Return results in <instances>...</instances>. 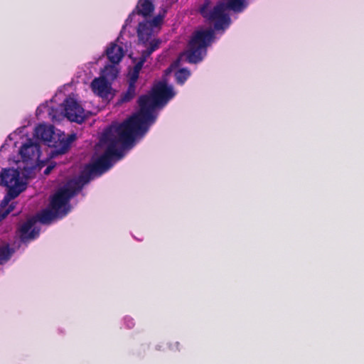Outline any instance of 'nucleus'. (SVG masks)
Segmentation results:
<instances>
[{
	"label": "nucleus",
	"instance_id": "f8f14e48",
	"mask_svg": "<svg viewBox=\"0 0 364 364\" xmlns=\"http://www.w3.org/2000/svg\"><path fill=\"white\" fill-rule=\"evenodd\" d=\"M106 55L112 64H118L124 55V51L122 46L112 42L106 49Z\"/></svg>",
	"mask_w": 364,
	"mask_h": 364
},
{
	"label": "nucleus",
	"instance_id": "bb28decb",
	"mask_svg": "<svg viewBox=\"0 0 364 364\" xmlns=\"http://www.w3.org/2000/svg\"><path fill=\"white\" fill-rule=\"evenodd\" d=\"M68 210H66L63 211V216L65 215L68 213Z\"/></svg>",
	"mask_w": 364,
	"mask_h": 364
},
{
	"label": "nucleus",
	"instance_id": "2eb2a0df",
	"mask_svg": "<svg viewBox=\"0 0 364 364\" xmlns=\"http://www.w3.org/2000/svg\"><path fill=\"white\" fill-rule=\"evenodd\" d=\"M59 214L60 213L58 212H55L52 208L51 210L46 209L38 215V220L43 224H48Z\"/></svg>",
	"mask_w": 364,
	"mask_h": 364
},
{
	"label": "nucleus",
	"instance_id": "5701e85b",
	"mask_svg": "<svg viewBox=\"0 0 364 364\" xmlns=\"http://www.w3.org/2000/svg\"><path fill=\"white\" fill-rule=\"evenodd\" d=\"M14 208V205L11 204L0 214V220L5 218Z\"/></svg>",
	"mask_w": 364,
	"mask_h": 364
},
{
	"label": "nucleus",
	"instance_id": "aec40b11",
	"mask_svg": "<svg viewBox=\"0 0 364 364\" xmlns=\"http://www.w3.org/2000/svg\"><path fill=\"white\" fill-rule=\"evenodd\" d=\"M118 71L114 66L106 67L104 76L106 79L114 80L117 77Z\"/></svg>",
	"mask_w": 364,
	"mask_h": 364
},
{
	"label": "nucleus",
	"instance_id": "9d476101",
	"mask_svg": "<svg viewBox=\"0 0 364 364\" xmlns=\"http://www.w3.org/2000/svg\"><path fill=\"white\" fill-rule=\"evenodd\" d=\"M154 8V0H139L134 10L129 14L127 21H132V16L135 14L145 18L151 16Z\"/></svg>",
	"mask_w": 364,
	"mask_h": 364
},
{
	"label": "nucleus",
	"instance_id": "423d86ee",
	"mask_svg": "<svg viewBox=\"0 0 364 364\" xmlns=\"http://www.w3.org/2000/svg\"><path fill=\"white\" fill-rule=\"evenodd\" d=\"M63 105L64 115L70 122L80 124L85 120V110L77 100L72 97L66 98Z\"/></svg>",
	"mask_w": 364,
	"mask_h": 364
},
{
	"label": "nucleus",
	"instance_id": "a878e982",
	"mask_svg": "<svg viewBox=\"0 0 364 364\" xmlns=\"http://www.w3.org/2000/svg\"><path fill=\"white\" fill-rule=\"evenodd\" d=\"M54 166H55L54 165H51V164L48 165L46 167V168L44 170V172H43L44 174L48 175L51 172V171L53 169Z\"/></svg>",
	"mask_w": 364,
	"mask_h": 364
},
{
	"label": "nucleus",
	"instance_id": "1a4fd4ad",
	"mask_svg": "<svg viewBox=\"0 0 364 364\" xmlns=\"http://www.w3.org/2000/svg\"><path fill=\"white\" fill-rule=\"evenodd\" d=\"M19 154L24 162L36 161L40 158L41 149L38 144L29 139L27 143L22 145Z\"/></svg>",
	"mask_w": 364,
	"mask_h": 364
},
{
	"label": "nucleus",
	"instance_id": "9b49d317",
	"mask_svg": "<svg viewBox=\"0 0 364 364\" xmlns=\"http://www.w3.org/2000/svg\"><path fill=\"white\" fill-rule=\"evenodd\" d=\"M92 91L101 97H107L110 92L111 85L105 77L95 78L91 82Z\"/></svg>",
	"mask_w": 364,
	"mask_h": 364
},
{
	"label": "nucleus",
	"instance_id": "4be33fe9",
	"mask_svg": "<svg viewBox=\"0 0 364 364\" xmlns=\"http://www.w3.org/2000/svg\"><path fill=\"white\" fill-rule=\"evenodd\" d=\"M160 43L161 41L159 39H154L150 42L148 48L153 53L159 48Z\"/></svg>",
	"mask_w": 364,
	"mask_h": 364
},
{
	"label": "nucleus",
	"instance_id": "f257e3e1",
	"mask_svg": "<svg viewBox=\"0 0 364 364\" xmlns=\"http://www.w3.org/2000/svg\"><path fill=\"white\" fill-rule=\"evenodd\" d=\"M173 87L166 82L156 83L151 91L138 99L139 110L123 122L109 127L104 133V139L108 144H115L117 148L121 143L124 149L132 148L138 136L144 135L149 126L156 120L154 112L156 108L164 107L174 97Z\"/></svg>",
	"mask_w": 364,
	"mask_h": 364
},
{
	"label": "nucleus",
	"instance_id": "b1692460",
	"mask_svg": "<svg viewBox=\"0 0 364 364\" xmlns=\"http://www.w3.org/2000/svg\"><path fill=\"white\" fill-rule=\"evenodd\" d=\"M152 54V52L147 48L145 50H143L140 57V60H143L146 62V59Z\"/></svg>",
	"mask_w": 364,
	"mask_h": 364
},
{
	"label": "nucleus",
	"instance_id": "412c9836",
	"mask_svg": "<svg viewBox=\"0 0 364 364\" xmlns=\"http://www.w3.org/2000/svg\"><path fill=\"white\" fill-rule=\"evenodd\" d=\"M139 75V73L138 71H136L134 69L131 70L129 72V84L136 85Z\"/></svg>",
	"mask_w": 364,
	"mask_h": 364
},
{
	"label": "nucleus",
	"instance_id": "4468645a",
	"mask_svg": "<svg viewBox=\"0 0 364 364\" xmlns=\"http://www.w3.org/2000/svg\"><path fill=\"white\" fill-rule=\"evenodd\" d=\"M75 135H69L66 139L63 138L59 139V144L57 145L55 149L51 151V156L56 157L58 155L65 154L70 147V144L75 140Z\"/></svg>",
	"mask_w": 364,
	"mask_h": 364
},
{
	"label": "nucleus",
	"instance_id": "393cba45",
	"mask_svg": "<svg viewBox=\"0 0 364 364\" xmlns=\"http://www.w3.org/2000/svg\"><path fill=\"white\" fill-rule=\"evenodd\" d=\"M144 63L145 62H144L143 60H140L139 59V61L134 66L133 69L134 70L138 71L139 73H140V70H141Z\"/></svg>",
	"mask_w": 364,
	"mask_h": 364
},
{
	"label": "nucleus",
	"instance_id": "20e7f679",
	"mask_svg": "<svg viewBox=\"0 0 364 364\" xmlns=\"http://www.w3.org/2000/svg\"><path fill=\"white\" fill-rule=\"evenodd\" d=\"M215 37L212 29L198 30L193 33L186 51L187 60L190 63L197 64L206 55L207 48Z\"/></svg>",
	"mask_w": 364,
	"mask_h": 364
},
{
	"label": "nucleus",
	"instance_id": "dca6fc26",
	"mask_svg": "<svg viewBox=\"0 0 364 364\" xmlns=\"http://www.w3.org/2000/svg\"><path fill=\"white\" fill-rule=\"evenodd\" d=\"M136 85L129 84L126 92L122 93L118 104L130 102L136 95Z\"/></svg>",
	"mask_w": 364,
	"mask_h": 364
},
{
	"label": "nucleus",
	"instance_id": "6ab92c4d",
	"mask_svg": "<svg viewBox=\"0 0 364 364\" xmlns=\"http://www.w3.org/2000/svg\"><path fill=\"white\" fill-rule=\"evenodd\" d=\"M166 13V11L163 10L158 15L154 16L151 21H146L149 22L153 28L159 27L162 23L163 20L165 17Z\"/></svg>",
	"mask_w": 364,
	"mask_h": 364
},
{
	"label": "nucleus",
	"instance_id": "0eeeda50",
	"mask_svg": "<svg viewBox=\"0 0 364 364\" xmlns=\"http://www.w3.org/2000/svg\"><path fill=\"white\" fill-rule=\"evenodd\" d=\"M36 223V220L34 218H31L19 228V236L23 242L33 240L39 236L40 228L35 226Z\"/></svg>",
	"mask_w": 364,
	"mask_h": 364
},
{
	"label": "nucleus",
	"instance_id": "f3484780",
	"mask_svg": "<svg viewBox=\"0 0 364 364\" xmlns=\"http://www.w3.org/2000/svg\"><path fill=\"white\" fill-rule=\"evenodd\" d=\"M191 73L186 68H181L175 73V77L177 83L183 85L190 77Z\"/></svg>",
	"mask_w": 364,
	"mask_h": 364
},
{
	"label": "nucleus",
	"instance_id": "a211bd4d",
	"mask_svg": "<svg viewBox=\"0 0 364 364\" xmlns=\"http://www.w3.org/2000/svg\"><path fill=\"white\" fill-rule=\"evenodd\" d=\"M13 254L12 250L9 245L0 247V264L8 261Z\"/></svg>",
	"mask_w": 364,
	"mask_h": 364
},
{
	"label": "nucleus",
	"instance_id": "7ed1b4c3",
	"mask_svg": "<svg viewBox=\"0 0 364 364\" xmlns=\"http://www.w3.org/2000/svg\"><path fill=\"white\" fill-rule=\"evenodd\" d=\"M210 0H205L199 12L203 18L214 22V28L217 31L225 29L230 23L229 16L225 14L227 9L239 13L247 7L245 0H222L213 9H210Z\"/></svg>",
	"mask_w": 364,
	"mask_h": 364
},
{
	"label": "nucleus",
	"instance_id": "39448f33",
	"mask_svg": "<svg viewBox=\"0 0 364 364\" xmlns=\"http://www.w3.org/2000/svg\"><path fill=\"white\" fill-rule=\"evenodd\" d=\"M0 184L9 188L3 203L16 198L26 187V183L20 178V173L15 168H4L0 172Z\"/></svg>",
	"mask_w": 364,
	"mask_h": 364
},
{
	"label": "nucleus",
	"instance_id": "ddd939ff",
	"mask_svg": "<svg viewBox=\"0 0 364 364\" xmlns=\"http://www.w3.org/2000/svg\"><path fill=\"white\" fill-rule=\"evenodd\" d=\"M154 28L146 21L140 22L137 28L139 41L143 44L146 43L151 38Z\"/></svg>",
	"mask_w": 364,
	"mask_h": 364
},
{
	"label": "nucleus",
	"instance_id": "f03ea898",
	"mask_svg": "<svg viewBox=\"0 0 364 364\" xmlns=\"http://www.w3.org/2000/svg\"><path fill=\"white\" fill-rule=\"evenodd\" d=\"M124 153L121 149L115 148V144H108L105 152L93 163L87 164L77 179H73L53 196L50 200V208L60 213V209L68 205L70 199L76 196L90 182L95 176H100L108 171L114 161L123 158Z\"/></svg>",
	"mask_w": 364,
	"mask_h": 364
},
{
	"label": "nucleus",
	"instance_id": "6e6552de",
	"mask_svg": "<svg viewBox=\"0 0 364 364\" xmlns=\"http://www.w3.org/2000/svg\"><path fill=\"white\" fill-rule=\"evenodd\" d=\"M35 136L37 139L44 141L48 146H53L54 149L57 146L54 127L52 125H38L35 129Z\"/></svg>",
	"mask_w": 364,
	"mask_h": 364
}]
</instances>
